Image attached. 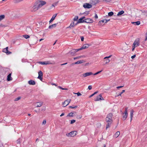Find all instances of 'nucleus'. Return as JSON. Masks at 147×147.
Wrapping results in <instances>:
<instances>
[{
  "mask_svg": "<svg viewBox=\"0 0 147 147\" xmlns=\"http://www.w3.org/2000/svg\"><path fill=\"white\" fill-rule=\"evenodd\" d=\"M113 116V114L112 113H109L107 116L106 119V122L107 123V124L106 125V129L109 128L113 120L112 117Z\"/></svg>",
  "mask_w": 147,
  "mask_h": 147,
  "instance_id": "f257e3e1",
  "label": "nucleus"
},
{
  "mask_svg": "<svg viewBox=\"0 0 147 147\" xmlns=\"http://www.w3.org/2000/svg\"><path fill=\"white\" fill-rule=\"evenodd\" d=\"M36 3L38 5V7H39L40 9L42 6L45 5L46 3V2L44 1L40 0L37 1Z\"/></svg>",
  "mask_w": 147,
  "mask_h": 147,
  "instance_id": "f03ea898",
  "label": "nucleus"
},
{
  "mask_svg": "<svg viewBox=\"0 0 147 147\" xmlns=\"http://www.w3.org/2000/svg\"><path fill=\"white\" fill-rule=\"evenodd\" d=\"M127 109L128 107H126L124 112L123 113L122 119L123 120H125L127 117L128 116Z\"/></svg>",
  "mask_w": 147,
  "mask_h": 147,
  "instance_id": "7ed1b4c3",
  "label": "nucleus"
},
{
  "mask_svg": "<svg viewBox=\"0 0 147 147\" xmlns=\"http://www.w3.org/2000/svg\"><path fill=\"white\" fill-rule=\"evenodd\" d=\"M76 131H73L66 134V136L69 137H73L76 135Z\"/></svg>",
  "mask_w": 147,
  "mask_h": 147,
  "instance_id": "20e7f679",
  "label": "nucleus"
},
{
  "mask_svg": "<svg viewBox=\"0 0 147 147\" xmlns=\"http://www.w3.org/2000/svg\"><path fill=\"white\" fill-rule=\"evenodd\" d=\"M39 9V7H38V5L36 4V3H35L34 6L32 8L31 10L32 11L34 12L36 11Z\"/></svg>",
  "mask_w": 147,
  "mask_h": 147,
  "instance_id": "39448f33",
  "label": "nucleus"
},
{
  "mask_svg": "<svg viewBox=\"0 0 147 147\" xmlns=\"http://www.w3.org/2000/svg\"><path fill=\"white\" fill-rule=\"evenodd\" d=\"M139 38H138L134 41L133 43V45L135 47H137L139 46Z\"/></svg>",
  "mask_w": 147,
  "mask_h": 147,
  "instance_id": "423d86ee",
  "label": "nucleus"
},
{
  "mask_svg": "<svg viewBox=\"0 0 147 147\" xmlns=\"http://www.w3.org/2000/svg\"><path fill=\"white\" fill-rule=\"evenodd\" d=\"M103 100L104 99L102 97L101 94H100L98 96H97L96 98L94 99V100L95 101H97L99 100Z\"/></svg>",
  "mask_w": 147,
  "mask_h": 147,
  "instance_id": "0eeeda50",
  "label": "nucleus"
},
{
  "mask_svg": "<svg viewBox=\"0 0 147 147\" xmlns=\"http://www.w3.org/2000/svg\"><path fill=\"white\" fill-rule=\"evenodd\" d=\"M70 101L71 100L70 99H67L65 100L63 102L62 105H63V106L65 107L67 106L70 103Z\"/></svg>",
  "mask_w": 147,
  "mask_h": 147,
  "instance_id": "6e6552de",
  "label": "nucleus"
},
{
  "mask_svg": "<svg viewBox=\"0 0 147 147\" xmlns=\"http://www.w3.org/2000/svg\"><path fill=\"white\" fill-rule=\"evenodd\" d=\"M38 76L37 78L39 79L41 81L42 80V76L43 73L42 71H40L38 72Z\"/></svg>",
  "mask_w": 147,
  "mask_h": 147,
  "instance_id": "1a4fd4ad",
  "label": "nucleus"
},
{
  "mask_svg": "<svg viewBox=\"0 0 147 147\" xmlns=\"http://www.w3.org/2000/svg\"><path fill=\"white\" fill-rule=\"evenodd\" d=\"M38 63L42 65L51 64L52 63L49 61H39Z\"/></svg>",
  "mask_w": 147,
  "mask_h": 147,
  "instance_id": "9d476101",
  "label": "nucleus"
},
{
  "mask_svg": "<svg viewBox=\"0 0 147 147\" xmlns=\"http://www.w3.org/2000/svg\"><path fill=\"white\" fill-rule=\"evenodd\" d=\"M83 7L85 8H90L92 7V5L89 3H85L84 4Z\"/></svg>",
  "mask_w": 147,
  "mask_h": 147,
  "instance_id": "9b49d317",
  "label": "nucleus"
},
{
  "mask_svg": "<svg viewBox=\"0 0 147 147\" xmlns=\"http://www.w3.org/2000/svg\"><path fill=\"white\" fill-rule=\"evenodd\" d=\"M8 47H7L6 48H4L3 49V51L4 53H6V54L7 55L10 54L11 53L9 51H8Z\"/></svg>",
  "mask_w": 147,
  "mask_h": 147,
  "instance_id": "f8f14e48",
  "label": "nucleus"
},
{
  "mask_svg": "<svg viewBox=\"0 0 147 147\" xmlns=\"http://www.w3.org/2000/svg\"><path fill=\"white\" fill-rule=\"evenodd\" d=\"M79 51V49H73L72 50H71V51L69 52V53H70V54L72 55H74L76 53V52Z\"/></svg>",
  "mask_w": 147,
  "mask_h": 147,
  "instance_id": "ddd939ff",
  "label": "nucleus"
},
{
  "mask_svg": "<svg viewBox=\"0 0 147 147\" xmlns=\"http://www.w3.org/2000/svg\"><path fill=\"white\" fill-rule=\"evenodd\" d=\"M93 20L90 18H88L85 19L84 20V22L88 23H93Z\"/></svg>",
  "mask_w": 147,
  "mask_h": 147,
  "instance_id": "4468645a",
  "label": "nucleus"
},
{
  "mask_svg": "<svg viewBox=\"0 0 147 147\" xmlns=\"http://www.w3.org/2000/svg\"><path fill=\"white\" fill-rule=\"evenodd\" d=\"M89 45L88 44H85L84 45L81 47L80 49H78L79 50V51L83 49H85L86 48H88Z\"/></svg>",
  "mask_w": 147,
  "mask_h": 147,
  "instance_id": "2eb2a0df",
  "label": "nucleus"
},
{
  "mask_svg": "<svg viewBox=\"0 0 147 147\" xmlns=\"http://www.w3.org/2000/svg\"><path fill=\"white\" fill-rule=\"evenodd\" d=\"M93 74L92 72H87L83 74V76L84 77L92 75Z\"/></svg>",
  "mask_w": 147,
  "mask_h": 147,
  "instance_id": "dca6fc26",
  "label": "nucleus"
},
{
  "mask_svg": "<svg viewBox=\"0 0 147 147\" xmlns=\"http://www.w3.org/2000/svg\"><path fill=\"white\" fill-rule=\"evenodd\" d=\"M28 83L29 84L31 85H34L36 84V83L35 81L32 80L29 81Z\"/></svg>",
  "mask_w": 147,
  "mask_h": 147,
  "instance_id": "f3484780",
  "label": "nucleus"
},
{
  "mask_svg": "<svg viewBox=\"0 0 147 147\" xmlns=\"http://www.w3.org/2000/svg\"><path fill=\"white\" fill-rule=\"evenodd\" d=\"M84 22V20H83L81 18H80L75 25H77L78 23Z\"/></svg>",
  "mask_w": 147,
  "mask_h": 147,
  "instance_id": "a211bd4d",
  "label": "nucleus"
},
{
  "mask_svg": "<svg viewBox=\"0 0 147 147\" xmlns=\"http://www.w3.org/2000/svg\"><path fill=\"white\" fill-rule=\"evenodd\" d=\"M11 73H10L7 76V80L8 81H10L12 80V78L11 77Z\"/></svg>",
  "mask_w": 147,
  "mask_h": 147,
  "instance_id": "6ab92c4d",
  "label": "nucleus"
},
{
  "mask_svg": "<svg viewBox=\"0 0 147 147\" xmlns=\"http://www.w3.org/2000/svg\"><path fill=\"white\" fill-rule=\"evenodd\" d=\"M57 14H55L51 18V19L50 20L49 22L50 23H51V22H52L53 20H54L55 18L57 16Z\"/></svg>",
  "mask_w": 147,
  "mask_h": 147,
  "instance_id": "aec40b11",
  "label": "nucleus"
},
{
  "mask_svg": "<svg viewBox=\"0 0 147 147\" xmlns=\"http://www.w3.org/2000/svg\"><path fill=\"white\" fill-rule=\"evenodd\" d=\"M57 24H54L50 25L49 27V28L50 29L53 28H55Z\"/></svg>",
  "mask_w": 147,
  "mask_h": 147,
  "instance_id": "412c9836",
  "label": "nucleus"
},
{
  "mask_svg": "<svg viewBox=\"0 0 147 147\" xmlns=\"http://www.w3.org/2000/svg\"><path fill=\"white\" fill-rule=\"evenodd\" d=\"M120 132L119 131H118L115 133V134L113 136V137L115 138H117L119 136Z\"/></svg>",
  "mask_w": 147,
  "mask_h": 147,
  "instance_id": "4be33fe9",
  "label": "nucleus"
},
{
  "mask_svg": "<svg viewBox=\"0 0 147 147\" xmlns=\"http://www.w3.org/2000/svg\"><path fill=\"white\" fill-rule=\"evenodd\" d=\"M38 103V104L36 106V107H41L42 104H43V102H38L36 103Z\"/></svg>",
  "mask_w": 147,
  "mask_h": 147,
  "instance_id": "5701e85b",
  "label": "nucleus"
},
{
  "mask_svg": "<svg viewBox=\"0 0 147 147\" xmlns=\"http://www.w3.org/2000/svg\"><path fill=\"white\" fill-rule=\"evenodd\" d=\"M133 112L134 111L133 110H131L130 111V116H131V121L132 119V118L133 115Z\"/></svg>",
  "mask_w": 147,
  "mask_h": 147,
  "instance_id": "b1692460",
  "label": "nucleus"
},
{
  "mask_svg": "<svg viewBox=\"0 0 147 147\" xmlns=\"http://www.w3.org/2000/svg\"><path fill=\"white\" fill-rule=\"evenodd\" d=\"M124 11L123 10H121L118 12L117 15L118 16H120L124 13Z\"/></svg>",
  "mask_w": 147,
  "mask_h": 147,
  "instance_id": "393cba45",
  "label": "nucleus"
},
{
  "mask_svg": "<svg viewBox=\"0 0 147 147\" xmlns=\"http://www.w3.org/2000/svg\"><path fill=\"white\" fill-rule=\"evenodd\" d=\"M75 24V23L74 22H71L70 25L68 27V28H71V27H74Z\"/></svg>",
  "mask_w": 147,
  "mask_h": 147,
  "instance_id": "a878e982",
  "label": "nucleus"
},
{
  "mask_svg": "<svg viewBox=\"0 0 147 147\" xmlns=\"http://www.w3.org/2000/svg\"><path fill=\"white\" fill-rule=\"evenodd\" d=\"M83 63L82 61L80 60L77 61L76 62L74 63V64H80L82 63Z\"/></svg>",
  "mask_w": 147,
  "mask_h": 147,
  "instance_id": "bb28decb",
  "label": "nucleus"
},
{
  "mask_svg": "<svg viewBox=\"0 0 147 147\" xmlns=\"http://www.w3.org/2000/svg\"><path fill=\"white\" fill-rule=\"evenodd\" d=\"M132 23L135 24L136 25H138L140 24V22L139 21H138L135 22H133Z\"/></svg>",
  "mask_w": 147,
  "mask_h": 147,
  "instance_id": "cd10ccee",
  "label": "nucleus"
},
{
  "mask_svg": "<svg viewBox=\"0 0 147 147\" xmlns=\"http://www.w3.org/2000/svg\"><path fill=\"white\" fill-rule=\"evenodd\" d=\"M5 16L4 15H1L0 16V21L1 20L5 18Z\"/></svg>",
  "mask_w": 147,
  "mask_h": 147,
  "instance_id": "c85d7f7f",
  "label": "nucleus"
},
{
  "mask_svg": "<svg viewBox=\"0 0 147 147\" xmlns=\"http://www.w3.org/2000/svg\"><path fill=\"white\" fill-rule=\"evenodd\" d=\"M73 114V113H69L68 114L67 116V117L69 116V117H73L74 116Z\"/></svg>",
  "mask_w": 147,
  "mask_h": 147,
  "instance_id": "c756f323",
  "label": "nucleus"
},
{
  "mask_svg": "<svg viewBox=\"0 0 147 147\" xmlns=\"http://www.w3.org/2000/svg\"><path fill=\"white\" fill-rule=\"evenodd\" d=\"M23 36L26 39H27L30 37L29 35L26 34L23 35Z\"/></svg>",
  "mask_w": 147,
  "mask_h": 147,
  "instance_id": "7c9ffc66",
  "label": "nucleus"
},
{
  "mask_svg": "<svg viewBox=\"0 0 147 147\" xmlns=\"http://www.w3.org/2000/svg\"><path fill=\"white\" fill-rule=\"evenodd\" d=\"M82 116L81 115H77L76 118L78 119H80L82 118Z\"/></svg>",
  "mask_w": 147,
  "mask_h": 147,
  "instance_id": "2f4dec72",
  "label": "nucleus"
},
{
  "mask_svg": "<svg viewBox=\"0 0 147 147\" xmlns=\"http://www.w3.org/2000/svg\"><path fill=\"white\" fill-rule=\"evenodd\" d=\"M113 12L111 11L108 13V15L109 16H111L113 15Z\"/></svg>",
  "mask_w": 147,
  "mask_h": 147,
  "instance_id": "473e14b6",
  "label": "nucleus"
},
{
  "mask_svg": "<svg viewBox=\"0 0 147 147\" xmlns=\"http://www.w3.org/2000/svg\"><path fill=\"white\" fill-rule=\"evenodd\" d=\"M102 71V70H101V71H98L96 73H95V74H93V75H96L99 74L100 73V72H101Z\"/></svg>",
  "mask_w": 147,
  "mask_h": 147,
  "instance_id": "72a5a7b5",
  "label": "nucleus"
},
{
  "mask_svg": "<svg viewBox=\"0 0 147 147\" xmlns=\"http://www.w3.org/2000/svg\"><path fill=\"white\" fill-rule=\"evenodd\" d=\"M105 20H101L99 21V24H102V23H105Z\"/></svg>",
  "mask_w": 147,
  "mask_h": 147,
  "instance_id": "f704fd0d",
  "label": "nucleus"
},
{
  "mask_svg": "<svg viewBox=\"0 0 147 147\" xmlns=\"http://www.w3.org/2000/svg\"><path fill=\"white\" fill-rule=\"evenodd\" d=\"M78 107L77 106H75L74 107H73L72 106H70L69 107L71 108H73V109H76Z\"/></svg>",
  "mask_w": 147,
  "mask_h": 147,
  "instance_id": "c9c22d12",
  "label": "nucleus"
},
{
  "mask_svg": "<svg viewBox=\"0 0 147 147\" xmlns=\"http://www.w3.org/2000/svg\"><path fill=\"white\" fill-rule=\"evenodd\" d=\"M22 1H23V0H14V2L15 3H18Z\"/></svg>",
  "mask_w": 147,
  "mask_h": 147,
  "instance_id": "e433bc0d",
  "label": "nucleus"
},
{
  "mask_svg": "<svg viewBox=\"0 0 147 147\" xmlns=\"http://www.w3.org/2000/svg\"><path fill=\"white\" fill-rule=\"evenodd\" d=\"M110 60L109 59H107L105 60V64H106L110 62Z\"/></svg>",
  "mask_w": 147,
  "mask_h": 147,
  "instance_id": "4c0bfd02",
  "label": "nucleus"
},
{
  "mask_svg": "<svg viewBox=\"0 0 147 147\" xmlns=\"http://www.w3.org/2000/svg\"><path fill=\"white\" fill-rule=\"evenodd\" d=\"M78 19V16H76L74 19V21H77Z\"/></svg>",
  "mask_w": 147,
  "mask_h": 147,
  "instance_id": "58836bf2",
  "label": "nucleus"
},
{
  "mask_svg": "<svg viewBox=\"0 0 147 147\" xmlns=\"http://www.w3.org/2000/svg\"><path fill=\"white\" fill-rule=\"evenodd\" d=\"M76 121V120L74 119H73L71 120V122H70V124H72L74 123H75Z\"/></svg>",
  "mask_w": 147,
  "mask_h": 147,
  "instance_id": "ea45409f",
  "label": "nucleus"
},
{
  "mask_svg": "<svg viewBox=\"0 0 147 147\" xmlns=\"http://www.w3.org/2000/svg\"><path fill=\"white\" fill-rule=\"evenodd\" d=\"M125 92V90H122V92H121L119 93L118 96H121V94L122 93H123V92Z\"/></svg>",
  "mask_w": 147,
  "mask_h": 147,
  "instance_id": "a19ab883",
  "label": "nucleus"
},
{
  "mask_svg": "<svg viewBox=\"0 0 147 147\" xmlns=\"http://www.w3.org/2000/svg\"><path fill=\"white\" fill-rule=\"evenodd\" d=\"M75 94H76L77 95V96H81L82 95V94L79 92H78L77 93H75Z\"/></svg>",
  "mask_w": 147,
  "mask_h": 147,
  "instance_id": "79ce46f5",
  "label": "nucleus"
},
{
  "mask_svg": "<svg viewBox=\"0 0 147 147\" xmlns=\"http://www.w3.org/2000/svg\"><path fill=\"white\" fill-rule=\"evenodd\" d=\"M21 98L20 97H18L15 98V101H18Z\"/></svg>",
  "mask_w": 147,
  "mask_h": 147,
  "instance_id": "37998d69",
  "label": "nucleus"
},
{
  "mask_svg": "<svg viewBox=\"0 0 147 147\" xmlns=\"http://www.w3.org/2000/svg\"><path fill=\"white\" fill-rule=\"evenodd\" d=\"M46 121L45 120H43L42 123V125H45L46 124Z\"/></svg>",
  "mask_w": 147,
  "mask_h": 147,
  "instance_id": "c03bdc74",
  "label": "nucleus"
},
{
  "mask_svg": "<svg viewBox=\"0 0 147 147\" xmlns=\"http://www.w3.org/2000/svg\"><path fill=\"white\" fill-rule=\"evenodd\" d=\"M20 139H18L16 141V143L17 144L20 143Z\"/></svg>",
  "mask_w": 147,
  "mask_h": 147,
  "instance_id": "a18cd8bd",
  "label": "nucleus"
},
{
  "mask_svg": "<svg viewBox=\"0 0 147 147\" xmlns=\"http://www.w3.org/2000/svg\"><path fill=\"white\" fill-rule=\"evenodd\" d=\"M94 18H96V19H97L98 18V16L97 14L95 13V16H94Z\"/></svg>",
  "mask_w": 147,
  "mask_h": 147,
  "instance_id": "49530a36",
  "label": "nucleus"
},
{
  "mask_svg": "<svg viewBox=\"0 0 147 147\" xmlns=\"http://www.w3.org/2000/svg\"><path fill=\"white\" fill-rule=\"evenodd\" d=\"M92 88V86L91 85L89 86H88V89L89 90H91Z\"/></svg>",
  "mask_w": 147,
  "mask_h": 147,
  "instance_id": "de8ad7c7",
  "label": "nucleus"
},
{
  "mask_svg": "<svg viewBox=\"0 0 147 147\" xmlns=\"http://www.w3.org/2000/svg\"><path fill=\"white\" fill-rule=\"evenodd\" d=\"M105 23H106L107 22L109 21L110 20V19L109 20H107V19H105Z\"/></svg>",
  "mask_w": 147,
  "mask_h": 147,
  "instance_id": "09e8293b",
  "label": "nucleus"
},
{
  "mask_svg": "<svg viewBox=\"0 0 147 147\" xmlns=\"http://www.w3.org/2000/svg\"><path fill=\"white\" fill-rule=\"evenodd\" d=\"M136 56V55H134L133 56H132L131 57V58L132 59H134V58Z\"/></svg>",
  "mask_w": 147,
  "mask_h": 147,
  "instance_id": "8fccbe9b",
  "label": "nucleus"
},
{
  "mask_svg": "<svg viewBox=\"0 0 147 147\" xmlns=\"http://www.w3.org/2000/svg\"><path fill=\"white\" fill-rule=\"evenodd\" d=\"M81 40L82 41H83L84 40V37L83 36H82L81 37Z\"/></svg>",
  "mask_w": 147,
  "mask_h": 147,
  "instance_id": "3c124183",
  "label": "nucleus"
},
{
  "mask_svg": "<svg viewBox=\"0 0 147 147\" xmlns=\"http://www.w3.org/2000/svg\"><path fill=\"white\" fill-rule=\"evenodd\" d=\"M136 47H135V46H133V47L132 48V51H134V49H135V48Z\"/></svg>",
  "mask_w": 147,
  "mask_h": 147,
  "instance_id": "603ef678",
  "label": "nucleus"
},
{
  "mask_svg": "<svg viewBox=\"0 0 147 147\" xmlns=\"http://www.w3.org/2000/svg\"><path fill=\"white\" fill-rule=\"evenodd\" d=\"M123 86H118L117 87V89H119L120 88H121V87H122Z\"/></svg>",
  "mask_w": 147,
  "mask_h": 147,
  "instance_id": "864d4df0",
  "label": "nucleus"
},
{
  "mask_svg": "<svg viewBox=\"0 0 147 147\" xmlns=\"http://www.w3.org/2000/svg\"><path fill=\"white\" fill-rule=\"evenodd\" d=\"M80 57H74V60H75V59H78V58H79Z\"/></svg>",
  "mask_w": 147,
  "mask_h": 147,
  "instance_id": "5fc2aeb1",
  "label": "nucleus"
},
{
  "mask_svg": "<svg viewBox=\"0 0 147 147\" xmlns=\"http://www.w3.org/2000/svg\"><path fill=\"white\" fill-rule=\"evenodd\" d=\"M64 115V113H62V114L61 115H60V116L61 117H62V116H63Z\"/></svg>",
  "mask_w": 147,
  "mask_h": 147,
  "instance_id": "6e6d98bb",
  "label": "nucleus"
},
{
  "mask_svg": "<svg viewBox=\"0 0 147 147\" xmlns=\"http://www.w3.org/2000/svg\"><path fill=\"white\" fill-rule=\"evenodd\" d=\"M82 18V19H83V20H85V18H85V17L84 16V17H82V18Z\"/></svg>",
  "mask_w": 147,
  "mask_h": 147,
  "instance_id": "4d7b16f0",
  "label": "nucleus"
},
{
  "mask_svg": "<svg viewBox=\"0 0 147 147\" xmlns=\"http://www.w3.org/2000/svg\"><path fill=\"white\" fill-rule=\"evenodd\" d=\"M59 88H60V89H62V90H65V89H64V88H62L61 87H60V86H59Z\"/></svg>",
  "mask_w": 147,
  "mask_h": 147,
  "instance_id": "13d9d810",
  "label": "nucleus"
},
{
  "mask_svg": "<svg viewBox=\"0 0 147 147\" xmlns=\"http://www.w3.org/2000/svg\"><path fill=\"white\" fill-rule=\"evenodd\" d=\"M94 95V94H92V95H90L89 96V97L90 98L91 97H92V96H93Z\"/></svg>",
  "mask_w": 147,
  "mask_h": 147,
  "instance_id": "bf43d9fd",
  "label": "nucleus"
},
{
  "mask_svg": "<svg viewBox=\"0 0 147 147\" xmlns=\"http://www.w3.org/2000/svg\"><path fill=\"white\" fill-rule=\"evenodd\" d=\"M28 30H29L31 32H32V30L30 28H28Z\"/></svg>",
  "mask_w": 147,
  "mask_h": 147,
  "instance_id": "052dcab7",
  "label": "nucleus"
},
{
  "mask_svg": "<svg viewBox=\"0 0 147 147\" xmlns=\"http://www.w3.org/2000/svg\"><path fill=\"white\" fill-rule=\"evenodd\" d=\"M56 5V4H52V5L53 6V7H55V5Z\"/></svg>",
  "mask_w": 147,
  "mask_h": 147,
  "instance_id": "680f3d73",
  "label": "nucleus"
},
{
  "mask_svg": "<svg viewBox=\"0 0 147 147\" xmlns=\"http://www.w3.org/2000/svg\"><path fill=\"white\" fill-rule=\"evenodd\" d=\"M104 0L108 2H110V1H111V0Z\"/></svg>",
  "mask_w": 147,
  "mask_h": 147,
  "instance_id": "e2e57ef3",
  "label": "nucleus"
},
{
  "mask_svg": "<svg viewBox=\"0 0 147 147\" xmlns=\"http://www.w3.org/2000/svg\"><path fill=\"white\" fill-rule=\"evenodd\" d=\"M98 93V92H95L94 93V95L95 94H97Z\"/></svg>",
  "mask_w": 147,
  "mask_h": 147,
  "instance_id": "0e129e2a",
  "label": "nucleus"
},
{
  "mask_svg": "<svg viewBox=\"0 0 147 147\" xmlns=\"http://www.w3.org/2000/svg\"><path fill=\"white\" fill-rule=\"evenodd\" d=\"M67 63H63V64H61V65H66V64H67Z\"/></svg>",
  "mask_w": 147,
  "mask_h": 147,
  "instance_id": "69168bd1",
  "label": "nucleus"
},
{
  "mask_svg": "<svg viewBox=\"0 0 147 147\" xmlns=\"http://www.w3.org/2000/svg\"><path fill=\"white\" fill-rule=\"evenodd\" d=\"M44 40V39H43V38H41V39H40L39 41H41L42 40Z\"/></svg>",
  "mask_w": 147,
  "mask_h": 147,
  "instance_id": "338daca9",
  "label": "nucleus"
},
{
  "mask_svg": "<svg viewBox=\"0 0 147 147\" xmlns=\"http://www.w3.org/2000/svg\"><path fill=\"white\" fill-rule=\"evenodd\" d=\"M147 39V36H146V38H145V41H146V40Z\"/></svg>",
  "mask_w": 147,
  "mask_h": 147,
  "instance_id": "774afa93",
  "label": "nucleus"
}]
</instances>
